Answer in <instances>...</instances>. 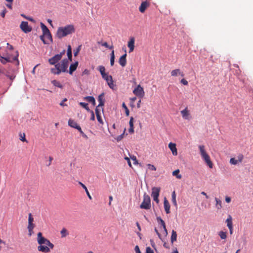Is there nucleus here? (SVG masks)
Here are the masks:
<instances>
[{
    "mask_svg": "<svg viewBox=\"0 0 253 253\" xmlns=\"http://www.w3.org/2000/svg\"><path fill=\"white\" fill-rule=\"evenodd\" d=\"M136 225H137V226L138 227V230H139V232H138L137 233V234L140 237V239H141V234L140 233V231H141V226H140V225L138 223V222H136Z\"/></svg>",
    "mask_w": 253,
    "mask_h": 253,
    "instance_id": "3c124183",
    "label": "nucleus"
},
{
    "mask_svg": "<svg viewBox=\"0 0 253 253\" xmlns=\"http://www.w3.org/2000/svg\"><path fill=\"white\" fill-rule=\"evenodd\" d=\"M180 113L184 119L189 120L191 119V116L187 107H186L184 110L181 111Z\"/></svg>",
    "mask_w": 253,
    "mask_h": 253,
    "instance_id": "f8f14e48",
    "label": "nucleus"
},
{
    "mask_svg": "<svg viewBox=\"0 0 253 253\" xmlns=\"http://www.w3.org/2000/svg\"><path fill=\"white\" fill-rule=\"evenodd\" d=\"M90 120L92 121H94L95 120V116L93 111H91V116L90 118Z\"/></svg>",
    "mask_w": 253,
    "mask_h": 253,
    "instance_id": "69168bd1",
    "label": "nucleus"
},
{
    "mask_svg": "<svg viewBox=\"0 0 253 253\" xmlns=\"http://www.w3.org/2000/svg\"><path fill=\"white\" fill-rule=\"evenodd\" d=\"M129 124L130 126V128L128 129V131L129 133H133L134 132L133 130V118L132 117L130 118L129 120Z\"/></svg>",
    "mask_w": 253,
    "mask_h": 253,
    "instance_id": "b1692460",
    "label": "nucleus"
},
{
    "mask_svg": "<svg viewBox=\"0 0 253 253\" xmlns=\"http://www.w3.org/2000/svg\"><path fill=\"white\" fill-rule=\"evenodd\" d=\"M51 83L55 86H56V87H58L59 88H63V85L60 84V83L58 81H56L55 80H53L51 81Z\"/></svg>",
    "mask_w": 253,
    "mask_h": 253,
    "instance_id": "cd10ccee",
    "label": "nucleus"
},
{
    "mask_svg": "<svg viewBox=\"0 0 253 253\" xmlns=\"http://www.w3.org/2000/svg\"><path fill=\"white\" fill-rule=\"evenodd\" d=\"M20 140L22 141V142H27V140L25 138V135L24 133L23 134V135L21 133L20 134Z\"/></svg>",
    "mask_w": 253,
    "mask_h": 253,
    "instance_id": "a18cd8bd",
    "label": "nucleus"
},
{
    "mask_svg": "<svg viewBox=\"0 0 253 253\" xmlns=\"http://www.w3.org/2000/svg\"><path fill=\"white\" fill-rule=\"evenodd\" d=\"M155 232L156 233V234H157V235L158 236L159 238L162 240V238H161V234L159 232L158 230L156 229V228H155Z\"/></svg>",
    "mask_w": 253,
    "mask_h": 253,
    "instance_id": "052dcab7",
    "label": "nucleus"
},
{
    "mask_svg": "<svg viewBox=\"0 0 253 253\" xmlns=\"http://www.w3.org/2000/svg\"><path fill=\"white\" fill-rule=\"evenodd\" d=\"M35 227V225L33 223H28L27 228L28 229H34Z\"/></svg>",
    "mask_w": 253,
    "mask_h": 253,
    "instance_id": "603ef678",
    "label": "nucleus"
},
{
    "mask_svg": "<svg viewBox=\"0 0 253 253\" xmlns=\"http://www.w3.org/2000/svg\"><path fill=\"white\" fill-rule=\"evenodd\" d=\"M7 47L10 49V50H13V47L12 46V45L9 44V43H7Z\"/></svg>",
    "mask_w": 253,
    "mask_h": 253,
    "instance_id": "774afa93",
    "label": "nucleus"
},
{
    "mask_svg": "<svg viewBox=\"0 0 253 253\" xmlns=\"http://www.w3.org/2000/svg\"><path fill=\"white\" fill-rule=\"evenodd\" d=\"M180 83L185 85H188V82L184 79H182V80H181Z\"/></svg>",
    "mask_w": 253,
    "mask_h": 253,
    "instance_id": "5fc2aeb1",
    "label": "nucleus"
},
{
    "mask_svg": "<svg viewBox=\"0 0 253 253\" xmlns=\"http://www.w3.org/2000/svg\"><path fill=\"white\" fill-rule=\"evenodd\" d=\"M179 170L178 169L175 170L172 172V175L175 176L177 178L181 179V175L179 174Z\"/></svg>",
    "mask_w": 253,
    "mask_h": 253,
    "instance_id": "473e14b6",
    "label": "nucleus"
},
{
    "mask_svg": "<svg viewBox=\"0 0 253 253\" xmlns=\"http://www.w3.org/2000/svg\"><path fill=\"white\" fill-rule=\"evenodd\" d=\"M171 76L172 77H176L177 76H180L181 77H184V74L182 72L180 71L179 69H176L173 70L170 72Z\"/></svg>",
    "mask_w": 253,
    "mask_h": 253,
    "instance_id": "dca6fc26",
    "label": "nucleus"
},
{
    "mask_svg": "<svg viewBox=\"0 0 253 253\" xmlns=\"http://www.w3.org/2000/svg\"><path fill=\"white\" fill-rule=\"evenodd\" d=\"M134 251L135 252V253H141L139 247L138 246H136L134 248Z\"/></svg>",
    "mask_w": 253,
    "mask_h": 253,
    "instance_id": "6e6d98bb",
    "label": "nucleus"
},
{
    "mask_svg": "<svg viewBox=\"0 0 253 253\" xmlns=\"http://www.w3.org/2000/svg\"><path fill=\"white\" fill-rule=\"evenodd\" d=\"M172 201L174 205H176V195L174 191L172 194Z\"/></svg>",
    "mask_w": 253,
    "mask_h": 253,
    "instance_id": "ea45409f",
    "label": "nucleus"
},
{
    "mask_svg": "<svg viewBox=\"0 0 253 253\" xmlns=\"http://www.w3.org/2000/svg\"><path fill=\"white\" fill-rule=\"evenodd\" d=\"M218 235L221 239H226L227 238V233L224 231H220L218 233Z\"/></svg>",
    "mask_w": 253,
    "mask_h": 253,
    "instance_id": "2f4dec72",
    "label": "nucleus"
},
{
    "mask_svg": "<svg viewBox=\"0 0 253 253\" xmlns=\"http://www.w3.org/2000/svg\"><path fill=\"white\" fill-rule=\"evenodd\" d=\"M165 210L167 213H170V205L169 201L167 200L166 198L164 199V202Z\"/></svg>",
    "mask_w": 253,
    "mask_h": 253,
    "instance_id": "aec40b11",
    "label": "nucleus"
},
{
    "mask_svg": "<svg viewBox=\"0 0 253 253\" xmlns=\"http://www.w3.org/2000/svg\"><path fill=\"white\" fill-rule=\"evenodd\" d=\"M18 51H16V55L13 58H11L10 56L7 55L5 57L1 56L0 54V61L3 64H5L7 62H13L14 61L16 62V65H19V61L18 60Z\"/></svg>",
    "mask_w": 253,
    "mask_h": 253,
    "instance_id": "423d86ee",
    "label": "nucleus"
},
{
    "mask_svg": "<svg viewBox=\"0 0 253 253\" xmlns=\"http://www.w3.org/2000/svg\"><path fill=\"white\" fill-rule=\"evenodd\" d=\"M215 200L216 201V207L217 209H220L222 208L221 201L217 198H215Z\"/></svg>",
    "mask_w": 253,
    "mask_h": 253,
    "instance_id": "7c9ffc66",
    "label": "nucleus"
},
{
    "mask_svg": "<svg viewBox=\"0 0 253 253\" xmlns=\"http://www.w3.org/2000/svg\"><path fill=\"white\" fill-rule=\"evenodd\" d=\"M0 74H4L6 77L9 78L11 80H13L15 78V76H14L13 75H9L7 73H5L3 70H1L0 68Z\"/></svg>",
    "mask_w": 253,
    "mask_h": 253,
    "instance_id": "72a5a7b5",
    "label": "nucleus"
},
{
    "mask_svg": "<svg viewBox=\"0 0 253 253\" xmlns=\"http://www.w3.org/2000/svg\"><path fill=\"white\" fill-rule=\"evenodd\" d=\"M65 53V50H63L59 54L55 55L53 57L48 59V62L50 65H54L57 64L61 60L63 55Z\"/></svg>",
    "mask_w": 253,
    "mask_h": 253,
    "instance_id": "0eeeda50",
    "label": "nucleus"
},
{
    "mask_svg": "<svg viewBox=\"0 0 253 253\" xmlns=\"http://www.w3.org/2000/svg\"><path fill=\"white\" fill-rule=\"evenodd\" d=\"M79 184L85 190V192H86L88 197L89 198V199L91 200L92 199V197L90 196L86 186L81 182H79Z\"/></svg>",
    "mask_w": 253,
    "mask_h": 253,
    "instance_id": "393cba45",
    "label": "nucleus"
},
{
    "mask_svg": "<svg viewBox=\"0 0 253 253\" xmlns=\"http://www.w3.org/2000/svg\"><path fill=\"white\" fill-rule=\"evenodd\" d=\"M75 32V28L73 25H68L65 27H60L58 28L56 36L58 39H61L68 35Z\"/></svg>",
    "mask_w": 253,
    "mask_h": 253,
    "instance_id": "f03ea898",
    "label": "nucleus"
},
{
    "mask_svg": "<svg viewBox=\"0 0 253 253\" xmlns=\"http://www.w3.org/2000/svg\"><path fill=\"white\" fill-rule=\"evenodd\" d=\"M68 125L73 128H76L78 130H81V127L80 126L78 125L77 122L71 119H70L68 121Z\"/></svg>",
    "mask_w": 253,
    "mask_h": 253,
    "instance_id": "4468645a",
    "label": "nucleus"
},
{
    "mask_svg": "<svg viewBox=\"0 0 253 253\" xmlns=\"http://www.w3.org/2000/svg\"><path fill=\"white\" fill-rule=\"evenodd\" d=\"M41 28L43 35L40 36L41 40L44 44H49V42H52L51 34L47 27L42 23H41Z\"/></svg>",
    "mask_w": 253,
    "mask_h": 253,
    "instance_id": "20e7f679",
    "label": "nucleus"
},
{
    "mask_svg": "<svg viewBox=\"0 0 253 253\" xmlns=\"http://www.w3.org/2000/svg\"><path fill=\"white\" fill-rule=\"evenodd\" d=\"M78 65V62H76L75 63L72 64L69 68V74L72 75L73 72L75 71Z\"/></svg>",
    "mask_w": 253,
    "mask_h": 253,
    "instance_id": "412c9836",
    "label": "nucleus"
},
{
    "mask_svg": "<svg viewBox=\"0 0 253 253\" xmlns=\"http://www.w3.org/2000/svg\"><path fill=\"white\" fill-rule=\"evenodd\" d=\"M89 73V71L87 70V69H85L83 72V74L82 75H88Z\"/></svg>",
    "mask_w": 253,
    "mask_h": 253,
    "instance_id": "680f3d73",
    "label": "nucleus"
},
{
    "mask_svg": "<svg viewBox=\"0 0 253 253\" xmlns=\"http://www.w3.org/2000/svg\"><path fill=\"white\" fill-rule=\"evenodd\" d=\"M84 99L88 102L91 103L94 106L95 105V100L93 96H86L84 97Z\"/></svg>",
    "mask_w": 253,
    "mask_h": 253,
    "instance_id": "5701e85b",
    "label": "nucleus"
},
{
    "mask_svg": "<svg viewBox=\"0 0 253 253\" xmlns=\"http://www.w3.org/2000/svg\"><path fill=\"white\" fill-rule=\"evenodd\" d=\"M72 53V48L70 45L68 46L67 53Z\"/></svg>",
    "mask_w": 253,
    "mask_h": 253,
    "instance_id": "e2e57ef3",
    "label": "nucleus"
},
{
    "mask_svg": "<svg viewBox=\"0 0 253 253\" xmlns=\"http://www.w3.org/2000/svg\"><path fill=\"white\" fill-rule=\"evenodd\" d=\"M147 167L148 168V169L151 170H154L155 171L156 170V167L151 164H148L147 165Z\"/></svg>",
    "mask_w": 253,
    "mask_h": 253,
    "instance_id": "79ce46f5",
    "label": "nucleus"
},
{
    "mask_svg": "<svg viewBox=\"0 0 253 253\" xmlns=\"http://www.w3.org/2000/svg\"><path fill=\"white\" fill-rule=\"evenodd\" d=\"M122 106L125 110V112H126V115L127 116H129V110L128 109V108H127V106H126V104L125 103V102L123 103Z\"/></svg>",
    "mask_w": 253,
    "mask_h": 253,
    "instance_id": "58836bf2",
    "label": "nucleus"
},
{
    "mask_svg": "<svg viewBox=\"0 0 253 253\" xmlns=\"http://www.w3.org/2000/svg\"><path fill=\"white\" fill-rule=\"evenodd\" d=\"M80 105L86 109L87 111H89V109L88 106V104L84 102H80Z\"/></svg>",
    "mask_w": 253,
    "mask_h": 253,
    "instance_id": "4c0bfd02",
    "label": "nucleus"
},
{
    "mask_svg": "<svg viewBox=\"0 0 253 253\" xmlns=\"http://www.w3.org/2000/svg\"><path fill=\"white\" fill-rule=\"evenodd\" d=\"M34 218L32 216V213H29L28 214V223H33Z\"/></svg>",
    "mask_w": 253,
    "mask_h": 253,
    "instance_id": "37998d69",
    "label": "nucleus"
},
{
    "mask_svg": "<svg viewBox=\"0 0 253 253\" xmlns=\"http://www.w3.org/2000/svg\"><path fill=\"white\" fill-rule=\"evenodd\" d=\"M126 54L123 55L119 59V63L122 66L125 67L126 64Z\"/></svg>",
    "mask_w": 253,
    "mask_h": 253,
    "instance_id": "a211bd4d",
    "label": "nucleus"
},
{
    "mask_svg": "<svg viewBox=\"0 0 253 253\" xmlns=\"http://www.w3.org/2000/svg\"><path fill=\"white\" fill-rule=\"evenodd\" d=\"M101 45L102 46H105V47L108 48L109 49H113V46H109V45L108 44L107 42H104L101 43Z\"/></svg>",
    "mask_w": 253,
    "mask_h": 253,
    "instance_id": "49530a36",
    "label": "nucleus"
},
{
    "mask_svg": "<svg viewBox=\"0 0 253 253\" xmlns=\"http://www.w3.org/2000/svg\"><path fill=\"white\" fill-rule=\"evenodd\" d=\"M79 131L80 132V133L82 134L83 137H84V138H87V136H86V135L85 134H84V132L82 130V128H81V130H79Z\"/></svg>",
    "mask_w": 253,
    "mask_h": 253,
    "instance_id": "bf43d9fd",
    "label": "nucleus"
},
{
    "mask_svg": "<svg viewBox=\"0 0 253 253\" xmlns=\"http://www.w3.org/2000/svg\"><path fill=\"white\" fill-rule=\"evenodd\" d=\"M60 233L62 238L65 237L67 235H68L67 230L65 228L61 230Z\"/></svg>",
    "mask_w": 253,
    "mask_h": 253,
    "instance_id": "f704fd0d",
    "label": "nucleus"
},
{
    "mask_svg": "<svg viewBox=\"0 0 253 253\" xmlns=\"http://www.w3.org/2000/svg\"><path fill=\"white\" fill-rule=\"evenodd\" d=\"M67 101V98H64L60 103V105L61 106H62V107H64V106H67V104H65L64 103V102H66Z\"/></svg>",
    "mask_w": 253,
    "mask_h": 253,
    "instance_id": "09e8293b",
    "label": "nucleus"
},
{
    "mask_svg": "<svg viewBox=\"0 0 253 253\" xmlns=\"http://www.w3.org/2000/svg\"><path fill=\"white\" fill-rule=\"evenodd\" d=\"M37 242L39 246L38 247V250L43 253H49L50 249L54 248V245L50 241L42 236L41 232L37 234Z\"/></svg>",
    "mask_w": 253,
    "mask_h": 253,
    "instance_id": "f257e3e1",
    "label": "nucleus"
},
{
    "mask_svg": "<svg viewBox=\"0 0 253 253\" xmlns=\"http://www.w3.org/2000/svg\"><path fill=\"white\" fill-rule=\"evenodd\" d=\"M134 38L133 37H131L130 38L129 41L128 42L127 46L129 48V52H132L134 49Z\"/></svg>",
    "mask_w": 253,
    "mask_h": 253,
    "instance_id": "f3484780",
    "label": "nucleus"
},
{
    "mask_svg": "<svg viewBox=\"0 0 253 253\" xmlns=\"http://www.w3.org/2000/svg\"><path fill=\"white\" fill-rule=\"evenodd\" d=\"M68 61L64 59L59 63L55 64L54 68L51 69V72L54 75H59L62 72L67 71Z\"/></svg>",
    "mask_w": 253,
    "mask_h": 253,
    "instance_id": "7ed1b4c3",
    "label": "nucleus"
},
{
    "mask_svg": "<svg viewBox=\"0 0 253 253\" xmlns=\"http://www.w3.org/2000/svg\"><path fill=\"white\" fill-rule=\"evenodd\" d=\"M115 62V54L114 51L113 50L111 53L110 65L113 66Z\"/></svg>",
    "mask_w": 253,
    "mask_h": 253,
    "instance_id": "c756f323",
    "label": "nucleus"
},
{
    "mask_svg": "<svg viewBox=\"0 0 253 253\" xmlns=\"http://www.w3.org/2000/svg\"><path fill=\"white\" fill-rule=\"evenodd\" d=\"M199 149L200 150L201 157L205 161V163H206V164L209 166V167L210 168H212L213 164L211 161V159L209 155L207 153L206 151L205 146L203 145H199Z\"/></svg>",
    "mask_w": 253,
    "mask_h": 253,
    "instance_id": "39448f33",
    "label": "nucleus"
},
{
    "mask_svg": "<svg viewBox=\"0 0 253 253\" xmlns=\"http://www.w3.org/2000/svg\"><path fill=\"white\" fill-rule=\"evenodd\" d=\"M96 118H97V121H98V122L100 124H103V122L101 119L100 115H97V116H96Z\"/></svg>",
    "mask_w": 253,
    "mask_h": 253,
    "instance_id": "8fccbe9b",
    "label": "nucleus"
},
{
    "mask_svg": "<svg viewBox=\"0 0 253 253\" xmlns=\"http://www.w3.org/2000/svg\"><path fill=\"white\" fill-rule=\"evenodd\" d=\"M81 49V45H79L75 50H74V55L75 56H77V55L78 54L79 52H80Z\"/></svg>",
    "mask_w": 253,
    "mask_h": 253,
    "instance_id": "a19ab883",
    "label": "nucleus"
},
{
    "mask_svg": "<svg viewBox=\"0 0 253 253\" xmlns=\"http://www.w3.org/2000/svg\"><path fill=\"white\" fill-rule=\"evenodd\" d=\"M98 70L100 72L101 76L103 75L104 76V74H105L106 73L105 68L103 66H99L98 67Z\"/></svg>",
    "mask_w": 253,
    "mask_h": 253,
    "instance_id": "c9c22d12",
    "label": "nucleus"
},
{
    "mask_svg": "<svg viewBox=\"0 0 253 253\" xmlns=\"http://www.w3.org/2000/svg\"><path fill=\"white\" fill-rule=\"evenodd\" d=\"M157 221L161 227L163 228V230L162 231V233L165 236H167L168 233L165 221L160 217H157Z\"/></svg>",
    "mask_w": 253,
    "mask_h": 253,
    "instance_id": "6e6552de",
    "label": "nucleus"
},
{
    "mask_svg": "<svg viewBox=\"0 0 253 253\" xmlns=\"http://www.w3.org/2000/svg\"><path fill=\"white\" fill-rule=\"evenodd\" d=\"M142 90V87L140 85H138L137 87L135 88L133 92L136 95L140 94L141 91Z\"/></svg>",
    "mask_w": 253,
    "mask_h": 253,
    "instance_id": "a878e982",
    "label": "nucleus"
},
{
    "mask_svg": "<svg viewBox=\"0 0 253 253\" xmlns=\"http://www.w3.org/2000/svg\"><path fill=\"white\" fill-rule=\"evenodd\" d=\"M177 239V234L176 232L174 230H172L171 235V242L172 244L173 243L174 241H176Z\"/></svg>",
    "mask_w": 253,
    "mask_h": 253,
    "instance_id": "4be33fe9",
    "label": "nucleus"
},
{
    "mask_svg": "<svg viewBox=\"0 0 253 253\" xmlns=\"http://www.w3.org/2000/svg\"><path fill=\"white\" fill-rule=\"evenodd\" d=\"M100 106H97L95 109V114L96 116H97V115H100Z\"/></svg>",
    "mask_w": 253,
    "mask_h": 253,
    "instance_id": "864d4df0",
    "label": "nucleus"
},
{
    "mask_svg": "<svg viewBox=\"0 0 253 253\" xmlns=\"http://www.w3.org/2000/svg\"><path fill=\"white\" fill-rule=\"evenodd\" d=\"M149 6V3L147 1H143V12L145 11V10Z\"/></svg>",
    "mask_w": 253,
    "mask_h": 253,
    "instance_id": "c03bdc74",
    "label": "nucleus"
},
{
    "mask_svg": "<svg viewBox=\"0 0 253 253\" xmlns=\"http://www.w3.org/2000/svg\"><path fill=\"white\" fill-rule=\"evenodd\" d=\"M225 201H226L227 203H230V202H231V198H230V197H226L225 198Z\"/></svg>",
    "mask_w": 253,
    "mask_h": 253,
    "instance_id": "338daca9",
    "label": "nucleus"
},
{
    "mask_svg": "<svg viewBox=\"0 0 253 253\" xmlns=\"http://www.w3.org/2000/svg\"><path fill=\"white\" fill-rule=\"evenodd\" d=\"M106 82L107 83L108 85L111 88L113 89H115L116 86L113 83L112 77L111 78V79H109L108 81H107Z\"/></svg>",
    "mask_w": 253,
    "mask_h": 253,
    "instance_id": "c85d7f7f",
    "label": "nucleus"
},
{
    "mask_svg": "<svg viewBox=\"0 0 253 253\" xmlns=\"http://www.w3.org/2000/svg\"><path fill=\"white\" fill-rule=\"evenodd\" d=\"M102 77L107 82L108 81L109 79H111L112 77L111 76H109L107 73H105L104 74V76L103 75H102Z\"/></svg>",
    "mask_w": 253,
    "mask_h": 253,
    "instance_id": "e433bc0d",
    "label": "nucleus"
},
{
    "mask_svg": "<svg viewBox=\"0 0 253 253\" xmlns=\"http://www.w3.org/2000/svg\"><path fill=\"white\" fill-rule=\"evenodd\" d=\"M226 222L227 223V226L228 227H230L233 226L232 224V218L231 215H229L228 218L226 220Z\"/></svg>",
    "mask_w": 253,
    "mask_h": 253,
    "instance_id": "bb28decb",
    "label": "nucleus"
},
{
    "mask_svg": "<svg viewBox=\"0 0 253 253\" xmlns=\"http://www.w3.org/2000/svg\"><path fill=\"white\" fill-rule=\"evenodd\" d=\"M67 56H68V59L70 61H72V53H67Z\"/></svg>",
    "mask_w": 253,
    "mask_h": 253,
    "instance_id": "0e129e2a",
    "label": "nucleus"
},
{
    "mask_svg": "<svg viewBox=\"0 0 253 253\" xmlns=\"http://www.w3.org/2000/svg\"><path fill=\"white\" fill-rule=\"evenodd\" d=\"M98 100L99 101L98 106L102 107L104 105L105 99H104V93H102L98 96Z\"/></svg>",
    "mask_w": 253,
    "mask_h": 253,
    "instance_id": "6ab92c4d",
    "label": "nucleus"
},
{
    "mask_svg": "<svg viewBox=\"0 0 253 253\" xmlns=\"http://www.w3.org/2000/svg\"><path fill=\"white\" fill-rule=\"evenodd\" d=\"M244 156L242 154H240L238 156V159H235L234 158H232L230 160V163L232 165H237L239 163H241L243 160Z\"/></svg>",
    "mask_w": 253,
    "mask_h": 253,
    "instance_id": "ddd939ff",
    "label": "nucleus"
},
{
    "mask_svg": "<svg viewBox=\"0 0 253 253\" xmlns=\"http://www.w3.org/2000/svg\"><path fill=\"white\" fill-rule=\"evenodd\" d=\"M151 208V200L148 195L145 194L143 196V209H149Z\"/></svg>",
    "mask_w": 253,
    "mask_h": 253,
    "instance_id": "9d476101",
    "label": "nucleus"
},
{
    "mask_svg": "<svg viewBox=\"0 0 253 253\" xmlns=\"http://www.w3.org/2000/svg\"><path fill=\"white\" fill-rule=\"evenodd\" d=\"M160 189L156 187L152 188V192L151 196L153 198V200L156 201L157 203H159V196Z\"/></svg>",
    "mask_w": 253,
    "mask_h": 253,
    "instance_id": "9b49d317",
    "label": "nucleus"
},
{
    "mask_svg": "<svg viewBox=\"0 0 253 253\" xmlns=\"http://www.w3.org/2000/svg\"><path fill=\"white\" fill-rule=\"evenodd\" d=\"M169 148L171 150L173 155L176 156L177 155V150L175 143H169Z\"/></svg>",
    "mask_w": 253,
    "mask_h": 253,
    "instance_id": "2eb2a0df",
    "label": "nucleus"
},
{
    "mask_svg": "<svg viewBox=\"0 0 253 253\" xmlns=\"http://www.w3.org/2000/svg\"><path fill=\"white\" fill-rule=\"evenodd\" d=\"M33 229H28L29 232L28 235L29 236H32V235L34 234Z\"/></svg>",
    "mask_w": 253,
    "mask_h": 253,
    "instance_id": "13d9d810",
    "label": "nucleus"
},
{
    "mask_svg": "<svg viewBox=\"0 0 253 253\" xmlns=\"http://www.w3.org/2000/svg\"><path fill=\"white\" fill-rule=\"evenodd\" d=\"M145 253H154V251L150 247H148L146 248Z\"/></svg>",
    "mask_w": 253,
    "mask_h": 253,
    "instance_id": "de8ad7c7",
    "label": "nucleus"
},
{
    "mask_svg": "<svg viewBox=\"0 0 253 253\" xmlns=\"http://www.w3.org/2000/svg\"><path fill=\"white\" fill-rule=\"evenodd\" d=\"M21 29L25 33H29L32 31V28L28 25V23L26 21H22L20 25Z\"/></svg>",
    "mask_w": 253,
    "mask_h": 253,
    "instance_id": "1a4fd4ad",
    "label": "nucleus"
},
{
    "mask_svg": "<svg viewBox=\"0 0 253 253\" xmlns=\"http://www.w3.org/2000/svg\"><path fill=\"white\" fill-rule=\"evenodd\" d=\"M7 12L6 9L4 8L3 11L0 13V15L2 17L4 18L5 17V15L6 13Z\"/></svg>",
    "mask_w": 253,
    "mask_h": 253,
    "instance_id": "4d7b16f0",
    "label": "nucleus"
}]
</instances>
